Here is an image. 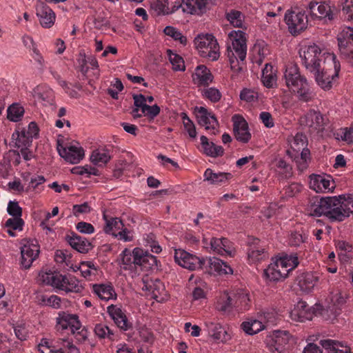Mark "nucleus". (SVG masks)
<instances>
[{
    "instance_id": "nucleus-1",
    "label": "nucleus",
    "mask_w": 353,
    "mask_h": 353,
    "mask_svg": "<svg viewBox=\"0 0 353 353\" xmlns=\"http://www.w3.org/2000/svg\"><path fill=\"white\" fill-rule=\"evenodd\" d=\"M158 1L152 6L158 14H169L179 8L183 12L190 14L201 15L207 10L206 6L209 0H163Z\"/></svg>"
},
{
    "instance_id": "nucleus-2",
    "label": "nucleus",
    "mask_w": 353,
    "mask_h": 353,
    "mask_svg": "<svg viewBox=\"0 0 353 353\" xmlns=\"http://www.w3.org/2000/svg\"><path fill=\"white\" fill-rule=\"evenodd\" d=\"M285 83L289 90L296 94L300 101L307 102L312 99V92L307 79L301 74L297 65L289 63L284 73Z\"/></svg>"
},
{
    "instance_id": "nucleus-3",
    "label": "nucleus",
    "mask_w": 353,
    "mask_h": 353,
    "mask_svg": "<svg viewBox=\"0 0 353 353\" xmlns=\"http://www.w3.org/2000/svg\"><path fill=\"white\" fill-rule=\"evenodd\" d=\"M308 210L312 216L325 215L332 221H343L340 199L337 196L315 198L314 201H311Z\"/></svg>"
},
{
    "instance_id": "nucleus-4",
    "label": "nucleus",
    "mask_w": 353,
    "mask_h": 353,
    "mask_svg": "<svg viewBox=\"0 0 353 353\" xmlns=\"http://www.w3.org/2000/svg\"><path fill=\"white\" fill-rule=\"evenodd\" d=\"M299 53L303 64L310 72H318L321 67L325 65L322 50L315 43L305 46Z\"/></svg>"
},
{
    "instance_id": "nucleus-5",
    "label": "nucleus",
    "mask_w": 353,
    "mask_h": 353,
    "mask_svg": "<svg viewBox=\"0 0 353 353\" xmlns=\"http://www.w3.org/2000/svg\"><path fill=\"white\" fill-rule=\"evenodd\" d=\"M194 44L199 54L203 57H208L211 61H216L219 57V46L212 34H201L194 39Z\"/></svg>"
},
{
    "instance_id": "nucleus-6",
    "label": "nucleus",
    "mask_w": 353,
    "mask_h": 353,
    "mask_svg": "<svg viewBox=\"0 0 353 353\" xmlns=\"http://www.w3.org/2000/svg\"><path fill=\"white\" fill-rule=\"evenodd\" d=\"M323 350L310 343L304 348L303 353H350V348L338 341L325 339L320 341Z\"/></svg>"
},
{
    "instance_id": "nucleus-7",
    "label": "nucleus",
    "mask_w": 353,
    "mask_h": 353,
    "mask_svg": "<svg viewBox=\"0 0 353 353\" xmlns=\"http://www.w3.org/2000/svg\"><path fill=\"white\" fill-rule=\"evenodd\" d=\"M285 21L289 32L294 36L298 35L307 27V16L302 12L288 10L285 14Z\"/></svg>"
},
{
    "instance_id": "nucleus-8",
    "label": "nucleus",
    "mask_w": 353,
    "mask_h": 353,
    "mask_svg": "<svg viewBox=\"0 0 353 353\" xmlns=\"http://www.w3.org/2000/svg\"><path fill=\"white\" fill-rule=\"evenodd\" d=\"M174 261L181 267L190 270L201 269L205 264V259L190 254L183 250H175Z\"/></svg>"
},
{
    "instance_id": "nucleus-9",
    "label": "nucleus",
    "mask_w": 353,
    "mask_h": 353,
    "mask_svg": "<svg viewBox=\"0 0 353 353\" xmlns=\"http://www.w3.org/2000/svg\"><path fill=\"white\" fill-rule=\"evenodd\" d=\"M289 340V332L275 330L271 335L267 336L265 342L272 353H283Z\"/></svg>"
},
{
    "instance_id": "nucleus-10",
    "label": "nucleus",
    "mask_w": 353,
    "mask_h": 353,
    "mask_svg": "<svg viewBox=\"0 0 353 353\" xmlns=\"http://www.w3.org/2000/svg\"><path fill=\"white\" fill-rule=\"evenodd\" d=\"M39 245L37 241L29 240L21 248V265L24 269H29L33 261L39 254Z\"/></svg>"
},
{
    "instance_id": "nucleus-11",
    "label": "nucleus",
    "mask_w": 353,
    "mask_h": 353,
    "mask_svg": "<svg viewBox=\"0 0 353 353\" xmlns=\"http://www.w3.org/2000/svg\"><path fill=\"white\" fill-rule=\"evenodd\" d=\"M309 13L312 19L324 20L334 19V13L331 6L325 2L311 1L308 5Z\"/></svg>"
},
{
    "instance_id": "nucleus-12",
    "label": "nucleus",
    "mask_w": 353,
    "mask_h": 353,
    "mask_svg": "<svg viewBox=\"0 0 353 353\" xmlns=\"http://www.w3.org/2000/svg\"><path fill=\"white\" fill-rule=\"evenodd\" d=\"M232 40V50L236 54L241 61L245 59L247 54V45L245 33L241 30H233L229 34Z\"/></svg>"
},
{
    "instance_id": "nucleus-13",
    "label": "nucleus",
    "mask_w": 353,
    "mask_h": 353,
    "mask_svg": "<svg viewBox=\"0 0 353 353\" xmlns=\"http://www.w3.org/2000/svg\"><path fill=\"white\" fill-rule=\"evenodd\" d=\"M233 121V131L236 139L242 143H248L251 139L248 124L245 119L240 114H234L232 117Z\"/></svg>"
},
{
    "instance_id": "nucleus-14",
    "label": "nucleus",
    "mask_w": 353,
    "mask_h": 353,
    "mask_svg": "<svg viewBox=\"0 0 353 353\" xmlns=\"http://www.w3.org/2000/svg\"><path fill=\"white\" fill-rule=\"evenodd\" d=\"M37 16L43 28H51L55 21L56 15L54 11L44 2L38 0L36 4Z\"/></svg>"
},
{
    "instance_id": "nucleus-15",
    "label": "nucleus",
    "mask_w": 353,
    "mask_h": 353,
    "mask_svg": "<svg viewBox=\"0 0 353 353\" xmlns=\"http://www.w3.org/2000/svg\"><path fill=\"white\" fill-rule=\"evenodd\" d=\"M339 70L340 65L334 62V72L332 74H330L325 65L321 67V70H319L318 72H311V73L314 74L315 81L321 88L329 90L332 87V81L335 77H338Z\"/></svg>"
},
{
    "instance_id": "nucleus-16",
    "label": "nucleus",
    "mask_w": 353,
    "mask_h": 353,
    "mask_svg": "<svg viewBox=\"0 0 353 353\" xmlns=\"http://www.w3.org/2000/svg\"><path fill=\"white\" fill-rule=\"evenodd\" d=\"M196 118L199 125L205 126L206 130H215L219 126V122L214 114L209 112L204 107H196ZM216 134V132H212Z\"/></svg>"
},
{
    "instance_id": "nucleus-17",
    "label": "nucleus",
    "mask_w": 353,
    "mask_h": 353,
    "mask_svg": "<svg viewBox=\"0 0 353 353\" xmlns=\"http://www.w3.org/2000/svg\"><path fill=\"white\" fill-rule=\"evenodd\" d=\"M57 150L61 157L73 164L78 163L84 157V150L81 147L59 145Z\"/></svg>"
},
{
    "instance_id": "nucleus-18",
    "label": "nucleus",
    "mask_w": 353,
    "mask_h": 353,
    "mask_svg": "<svg viewBox=\"0 0 353 353\" xmlns=\"http://www.w3.org/2000/svg\"><path fill=\"white\" fill-rule=\"evenodd\" d=\"M330 179V176L325 177L319 174H312L310 176V187L316 192L332 191L335 184L334 181Z\"/></svg>"
},
{
    "instance_id": "nucleus-19",
    "label": "nucleus",
    "mask_w": 353,
    "mask_h": 353,
    "mask_svg": "<svg viewBox=\"0 0 353 353\" xmlns=\"http://www.w3.org/2000/svg\"><path fill=\"white\" fill-rule=\"evenodd\" d=\"M133 253L135 254L136 264L141 267L143 270H148L157 267V258L143 251L141 248H135L133 250Z\"/></svg>"
},
{
    "instance_id": "nucleus-20",
    "label": "nucleus",
    "mask_w": 353,
    "mask_h": 353,
    "mask_svg": "<svg viewBox=\"0 0 353 353\" xmlns=\"http://www.w3.org/2000/svg\"><path fill=\"white\" fill-rule=\"evenodd\" d=\"M263 276L267 281L278 282L285 279L288 276L287 270L285 269L283 270L276 260L263 270Z\"/></svg>"
},
{
    "instance_id": "nucleus-21",
    "label": "nucleus",
    "mask_w": 353,
    "mask_h": 353,
    "mask_svg": "<svg viewBox=\"0 0 353 353\" xmlns=\"http://www.w3.org/2000/svg\"><path fill=\"white\" fill-rule=\"evenodd\" d=\"M57 325L60 326L61 330H66L70 328L71 332L74 334L77 331H79L81 325L77 314H70L63 312L59 314L57 319Z\"/></svg>"
},
{
    "instance_id": "nucleus-22",
    "label": "nucleus",
    "mask_w": 353,
    "mask_h": 353,
    "mask_svg": "<svg viewBox=\"0 0 353 353\" xmlns=\"http://www.w3.org/2000/svg\"><path fill=\"white\" fill-rule=\"evenodd\" d=\"M65 239L73 249L82 254L88 253L93 248L92 243L87 239L74 232L67 235Z\"/></svg>"
},
{
    "instance_id": "nucleus-23",
    "label": "nucleus",
    "mask_w": 353,
    "mask_h": 353,
    "mask_svg": "<svg viewBox=\"0 0 353 353\" xmlns=\"http://www.w3.org/2000/svg\"><path fill=\"white\" fill-rule=\"evenodd\" d=\"M337 40L341 57L353 64V33L347 37H338Z\"/></svg>"
},
{
    "instance_id": "nucleus-24",
    "label": "nucleus",
    "mask_w": 353,
    "mask_h": 353,
    "mask_svg": "<svg viewBox=\"0 0 353 353\" xmlns=\"http://www.w3.org/2000/svg\"><path fill=\"white\" fill-rule=\"evenodd\" d=\"M143 286L142 290L148 292V294L151 295V297L159 301L158 298L165 291V287L163 283L159 279H149L148 278L143 279Z\"/></svg>"
},
{
    "instance_id": "nucleus-25",
    "label": "nucleus",
    "mask_w": 353,
    "mask_h": 353,
    "mask_svg": "<svg viewBox=\"0 0 353 353\" xmlns=\"http://www.w3.org/2000/svg\"><path fill=\"white\" fill-rule=\"evenodd\" d=\"M203 152L208 157L216 158L221 157L224 154V149L221 145H216L212 141H209L207 137L202 135L200 138Z\"/></svg>"
},
{
    "instance_id": "nucleus-26",
    "label": "nucleus",
    "mask_w": 353,
    "mask_h": 353,
    "mask_svg": "<svg viewBox=\"0 0 353 353\" xmlns=\"http://www.w3.org/2000/svg\"><path fill=\"white\" fill-rule=\"evenodd\" d=\"M318 280V276L311 272L302 273L296 279L301 290L306 293L310 292L314 288Z\"/></svg>"
},
{
    "instance_id": "nucleus-27",
    "label": "nucleus",
    "mask_w": 353,
    "mask_h": 353,
    "mask_svg": "<svg viewBox=\"0 0 353 353\" xmlns=\"http://www.w3.org/2000/svg\"><path fill=\"white\" fill-rule=\"evenodd\" d=\"M108 312L119 327L123 330L129 328L127 317L120 307L111 305L108 307Z\"/></svg>"
},
{
    "instance_id": "nucleus-28",
    "label": "nucleus",
    "mask_w": 353,
    "mask_h": 353,
    "mask_svg": "<svg viewBox=\"0 0 353 353\" xmlns=\"http://www.w3.org/2000/svg\"><path fill=\"white\" fill-rule=\"evenodd\" d=\"M204 181H208L211 185H220L226 183L232 176L229 172H214L212 169L208 168L203 174Z\"/></svg>"
},
{
    "instance_id": "nucleus-29",
    "label": "nucleus",
    "mask_w": 353,
    "mask_h": 353,
    "mask_svg": "<svg viewBox=\"0 0 353 353\" xmlns=\"http://www.w3.org/2000/svg\"><path fill=\"white\" fill-rule=\"evenodd\" d=\"M225 296L226 300L218 304V309L222 312H229L232 307H239V303L249 300L247 296L243 294L239 296L236 294H227Z\"/></svg>"
},
{
    "instance_id": "nucleus-30",
    "label": "nucleus",
    "mask_w": 353,
    "mask_h": 353,
    "mask_svg": "<svg viewBox=\"0 0 353 353\" xmlns=\"http://www.w3.org/2000/svg\"><path fill=\"white\" fill-rule=\"evenodd\" d=\"M259 242V239H253L252 241L250 243V248L248 251V255L253 261H259L268 257L265 248L258 246Z\"/></svg>"
},
{
    "instance_id": "nucleus-31",
    "label": "nucleus",
    "mask_w": 353,
    "mask_h": 353,
    "mask_svg": "<svg viewBox=\"0 0 353 353\" xmlns=\"http://www.w3.org/2000/svg\"><path fill=\"white\" fill-rule=\"evenodd\" d=\"M65 275L61 274L59 272H46L41 275L42 281L47 284L52 285L57 289L62 290L63 284L64 283Z\"/></svg>"
},
{
    "instance_id": "nucleus-32",
    "label": "nucleus",
    "mask_w": 353,
    "mask_h": 353,
    "mask_svg": "<svg viewBox=\"0 0 353 353\" xmlns=\"http://www.w3.org/2000/svg\"><path fill=\"white\" fill-rule=\"evenodd\" d=\"M208 264L211 271L217 272L219 274H232L233 273L230 266L216 257L209 258Z\"/></svg>"
},
{
    "instance_id": "nucleus-33",
    "label": "nucleus",
    "mask_w": 353,
    "mask_h": 353,
    "mask_svg": "<svg viewBox=\"0 0 353 353\" xmlns=\"http://www.w3.org/2000/svg\"><path fill=\"white\" fill-rule=\"evenodd\" d=\"M277 261L283 270L285 269L287 270L288 276L290 272L294 270L299 264V261L296 254L290 255L285 254L277 259Z\"/></svg>"
},
{
    "instance_id": "nucleus-34",
    "label": "nucleus",
    "mask_w": 353,
    "mask_h": 353,
    "mask_svg": "<svg viewBox=\"0 0 353 353\" xmlns=\"http://www.w3.org/2000/svg\"><path fill=\"white\" fill-rule=\"evenodd\" d=\"M90 159L94 165L101 166L109 162L111 156L107 149H97L92 151Z\"/></svg>"
},
{
    "instance_id": "nucleus-35",
    "label": "nucleus",
    "mask_w": 353,
    "mask_h": 353,
    "mask_svg": "<svg viewBox=\"0 0 353 353\" xmlns=\"http://www.w3.org/2000/svg\"><path fill=\"white\" fill-rule=\"evenodd\" d=\"M93 290L103 300L108 301L116 296L114 290L111 285L94 284Z\"/></svg>"
},
{
    "instance_id": "nucleus-36",
    "label": "nucleus",
    "mask_w": 353,
    "mask_h": 353,
    "mask_svg": "<svg viewBox=\"0 0 353 353\" xmlns=\"http://www.w3.org/2000/svg\"><path fill=\"white\" fill-rule=\"evenodd\" d=\"M307 123L316 130L323 129L325 125V119L323 115L315 110H310L306 115Z\"/></svg>"
},
{
    "instance_id": "nucleus-37",
    "label": "nucleus",
    "mask_w": 353,
    "mask_h": 353,
    "mask_svg": "<svg viewBox=\"0 0 353 353\" xmlns=\"http://www.w3.org/2000/svg\"><path fill=\"white\" fill-rule=\"evenodd\" d=\"M207 326L209 335L216 341L224 342L227 340V332L219 324L210 323Z\"/></svg>"
},
{
    "instance_id": "nucleus-38",
    "label": "nucleus",
    "mask_w": 353,
    "mask_h": 353,
    "mask_svg": "<svg viewBox=\"0 0 353 353\" xmlns=\"http://www.w3.org/2000/svg\"><path fill=\"white\" fill-rule=\"evenodd\" d=\"M195 76L199 80V84L201 85H208L213 79L210 70L204 65H200L196 67Z\"/></svg>"
},
{
    "instance_id": "nucleus-39",
    "label": "nucleus",
    "mask_w": 353,
    "mask_h": 353,
    "mask_svg": "<svg viewBox=\"0 0 353 353\" xmlns=\"http://www.w3.org/2000/svg\"><path fill=\"white\" fill-rule=\"evenodd\" d=\"M340 199V208L343 214V221L348 217L350 214H353V195H348L345 197L344 195L339 196Z\"/></svg>"
},
{
    "instance_id": "nucleus-40",
    "label": "nucleus",
    "mask_w": 353,
    "mask_h": 353,
    "mask_svg": "<svg viewBox=\"0 0 353 353\" xmlns=\"http://www.w3.org/2000/svg\"><path fill=\"white\" fill-rule=\"evenodd\" d=\"M120 256L121 264L123 265V269L130 270L132 268L133 265L135 267L137 265L135 261V254L133 253V251L131 252L130 250L125 248L120 254Z\"/></svg>"
},
{
    "instance_id": "nucleus-41",
    "label": "nucleus",
    "mask_w": 353,
    "mask_h": 353,
    "mask_svg": "<svg viewBox=\"0 0 353 353\" xmlns=\"http://www.w3.org/2000/svg\"><path fill=\"white\" fill-rule=\"evenodd\" d=\"M7 113L8 119L13 122H17L22 118L24 109L19 103H13L8 107Z\"/></svg>"
},
{
    "instance_id": "nucleus-42",
    "label": "nucleus",
    "mask_w": 353,
    "mask_h": 353,
    "mask_svg": "<svg viewBox=\"0 0 353 353\" xmlns=\"http://www.w3.org/2000/svg\"><path fill=\"white\" fill-rule=\"evenodd\" d=\"M103 218L105 220V225L103 230L106 234H112L113 232H115L123 227V223L119 218L115 217L108 219L105 214H103Z\"/></svg>"
},
{
    "instance_id": "nucleus-43",
    "label": "nucleus",
    "mask_w": 353,
    "mask_h": 353,
    "mask_svg": "<svg viewBox=\"0 0 353 353\" xmlns=\"http://www.w3.org/2000/svg\"><path fill=\"white\" fill-rule=\"evenodd\" d=\"M225 18L234 27L241 28L244 16L241 12L236 10H231L225 13Z\"/></svg>"
},
{
    "instance_id": "nucleus-44",
    "label": "nucleus",
    "mask_w": 353,
    "mask_h": 353,
    "mask_svg": "<svg viewBox=\"0 0 353 353\" xmlns=\"http://www.w3.org/2000/svg\"><path fill=\"white\" fill-rule=\"evenodd\" d=\"M64 279L67 280L68 285H63L61 290L66 292H80L83 290V287L79 285V282L76 277L72 275H65Z\"/></svg>"
},
{
    "instance_id": "nucleus-45",
    "label": "nucleus",
    "mask_w": 353,
    "mask_h": 353,
    "mask_svg": "<svg viewBox=\"0 0 353 353\" xmlns=\"http://www.w3.org/2000/svg\"><path fill=\"white\" fill-rule=\"evenodd\" d=\"M262 324L259 321H245L241 324L244 332L250 335L258 333L262 329Z\"/></svg>"
},
{
    "instance_id": "nucleus-46",
    "label": "nucleus",
    "mask_w": 353,
    "mask_h": 353,
    "mask_svg": "<svg viewBox=\"0 0 353 353\" xmlns=\"http://www.w3.org/2000/svg\"><path fill=\"white\" fill-rule=\"evenodd\" d=\"M169 59L172 65V69L176 71H184L185 66L183 58L179 54L172 53L170 50H168Z\"/></svg>"
},
{
    "instance_id": "nucleus-47",
    "label": "nucleus",
    "mask_w": 353,
    "mask_h": 353,
    "mask_svg": "<svg viewBox=\"0 0 353 353\" xmlns=\"http://www.w3.org/2000/svg\"><path fill=\"white\" fill-rule=\"evenodd\" d=\"M301 150V157L296 160V162L297 163L298 168L300 170H303L307 168L308 162L310 161V151L309 149L305 148H303Z\"/></svg>"
},
{
    "instance_id": "nucleus-48",
    "label": "nucleus",
    "mask_w": 353,
    "mask_h": 353,
    "mask_svg": "<svg viewBox=\"0 0 353 353\" xmlns=\"http://www.w3.org/2000/svg\"><path fill=\"white\" fill-rule=\"evenodd\" d=\"M94 333L100 339L108 338L110 340L113 339L114 333L107 325L104 324H97L94 327Z\"/></svg>"
},
{
    "instance_id": "nucleus-49",
    "label": "nucleus",
    "mask_w": 353,
    "mask_h": 353,
    "mask_svg": "<svg viewBox=\"0 0 353 353\" xmlns=\"http://www.w3.org/2000/svg\"><path fill=\"white\" fill-rule=\"evenodd\" d=\"M164 33L171 37L176 41H179V42L183 45H186L187 39L185 36H183L181 32H179L176 28L172 26H166L163 30Z\"/></svg>"
},
{
    "instance_id": "nucleus-50",
    "label": "nucleus",
    "mask_w": 353,
    "mask_h": 353,
    "mask_svg": "<svg viewBox=\"0 0 353 353\" xmlns=\"http://www.w3.org/2000/svg\"><path fill=\"white\" fill-rule=\"evenodd\" d=\"M228 57L230 63L231 69L236 72H240L243 70V67L239 62V58L236 54L232 50L231 47L228 48Z\"/></svg>"
},
{
    "instance_id": "nucleus-51",
    "label": "nucleus",
    "mask_w": 353,
    "mask_h": 353,
    "mask_svg": "<svg viewBox=\"0 0 353 353\" xmlns=\"http://www.w3.org/2000/svg\"><path fill=\"white\" fill-rule=\"evenodd\" d=\"M39 302L40 304L48 305L54 308H59L61 306V299L56 295H52L49 297L41 296Z\"/></svg>"
},
{
    "instance_id": "nucleus-52",
    "label": "nucleus",
    "mask_w": 353,
    "mask_h": 353,
    "mask_svg": "<svg viewBox=\"0 0 353 353\" xmlns=\"http://www.w3.org/2000/svg\"><path fill=\"white\" fill-rule=\"evenodd\" d=\"M203 95L213 103L218 102L221 98V92L215 88H209L204 90Z\"/></svg>"
},
{
    "instance_id": "nucleus-53",
    "label": "nucleus",
    "mask_w": 353,
    "mask_h": 353,
    "mask_svg": "<svg viewBox=\"0 0 353 353\" xmlns=\"http://www.w3.org/2000/svg\"><path fill=\"white\" fill-rule=\"evenodd\" d=\"M307 143V138L303 134H296L293 139L291 147L294 150L299 152L301 148H305Z\"/></svg>"
},
{
    "instance_id": "nucleus-54",
    "label": "nucleus",
    "mask_w": 353,
    "mask_h": 353,
    "mask_svg": "<svg viewBox=\"0 0 353 353\" xmlns=\"http://www.w3.org/2000/svg\"><path fill=\"white\" fill-rule=\"evenodd\" d=\"M13 330L16 337L21 340H26L28 335V330L26 328L25 324L20 323L13 325Z\"/></svg>"
},
{
    "instance_id": "nucleus-55",
    "label": "nucleus",
    "mask_w": 353,
    "mask_h": 353,
    "mask_svg": "<svg viewBox=\"0 0 353 353\" xmlns=\"http://www.w3.org/2000/svg\"><path fill=\"white\" fill-rule=\"evenodd\" d=\"M8 213L14 218H21L22 215V208L19 205L18 202L10 201L8 203Z\"/></svg>"
},
{
    "instance_id": "nucleus-56",
    "label": "nucleus",
    "mask_w": 353,
    "mask_h": 353,
    "mask_svg": "<svg viewBox=\"0 0 353 353\" xmlns=\"http://www.w3.org/2000/svg\"><path fill=\"white\" fill-rule=\"evenodd\" d=\"M307 310H309L308 305L305 301H299L295 305L292 313L297 315L299 319L304 318Z\"/></svg>"
},
{
    "instance_id": "nucleus-57",
    "label": "nucleus",
    "mask_w": 353,
    "mask_h": 353,
    "mask_svg": "<svg viewBox=\"0 0 353 353\" xmlns=\"http://www.w3.org/2000/svg\"><path fill=\"white\" fill-rule=\"evenodd\" d=\"M257 98V93L250 89L244 88L240 93V99L246 102L255 101Z\"/></svg>"
},
{
    "instance_id": "nucleus-58",
    "label": "nucleus",
    "mask_w": 353,
    "mask_h": 353,
    "mask_svg": "<svg viewBox=\"0 0 353 353\" xmlns=\"http://www.w3.org/2000/svg\"><path fill=\"white\" fill-rule=\"evenodd\" d=\"M307 236L303 235L299 232H294L291 233L289 243L292 246H299L302 243L305 242Z\"/></svg>"
},
{
    "instance_id": "nucleus-59",
    "label": "nucleus",
    "mask_w": 353,
    "mask_h": 353,
    "mask_svg": "<svg viewBox=\"0 0 353 353\" xmlns=\"http://www.w3.org/2000/svg\"><path fill=\"white\" fill-rule=\"evenodd\" d=\"M23 224L24 221L21 218H13L8 219L5 223V226L13 230H22Z\"/></svg>"
},
{
    "instance_id": "nucleus-60",
    "label": "nucleus",
    "mask_w": 353,
    "mask_h": 353,
    "mask_svg": "<svg viewBox=\"0 0 353 353\" xmlns=\"http://www.w3.org/2000/svg\"><path fill=\"white\" fill-rule=\"evenodd\" d=\"M143 108H145L144 112H142V113L151 119H153L158 116L161 110L160 107L157 104L152 106L147 105L146 106H144Z\"/></svg>"
},
{
    "instance_id": "nucleus-61",
    "label": "nucleus",
    "mask_w": 353,
    "mask_h": 353,
    "mask_svg": "<svg viewBox=\"0 0 353 353\" xmlns=\"http://www.w3.org/2000/svg\"><path fill=\"white\" fill-rule=\"evenodd\" d=\"M30 137L26 136L25 133L23 132L21 134H17V139L15 142L16 146L17 148H28L31 143L32 140L30 139Z\"/></svg>"
},
{
    "instance_id": "nucleus-62",
    "label": "nucleus",
    "mask_w": 353,
    "mask_h": 353,
    "mask_svg": "<svg viewBox=\"0 0 353 353\" xmlns=\"http://www.w3.org/2000/svg\"><path fill=\"white\" fill-rule=\"evenodd\" d=\"M77 230L83 234H92L94 232V226L89 223L84 221L79 222L76 225Z\"/></svg>"
},
{
    "instance_id": "nucleus-63",
    "label": "nucleus",
    "mask_w": 353,
    "mask_h": 353,
    "mask_svg": "<svg viewBox=\"0 0 353 353\" xmlns=\"http://www.w3.org/2000/svg\"><path fill=\"white\" fill-rule=\"evenodd\" d=\"M68 258H71L70 254H68L66 250H58L54 254V260L57 263H65L68 265Z\"/></svg>"
},
{
    "instance_id": "nucleus-64",
    "label": "nucleus",
    "mask_w": 353,
    "mask_h": 353,
    "mask_svg": "<svg viewBox=\"0 0 353 353\" xmlns=\"http://www.w3.org/2000/svg\"><path fill=\"white\" fill-rule=\"evenodd\" d=\"M132 97L134 99V106H136L137 108H140L141 110V112H144L145 108H143V107L147 105V104L145 103L146 99H145V96L143 95L142 94H133Z\"/></svg>"
}]
</instances>
